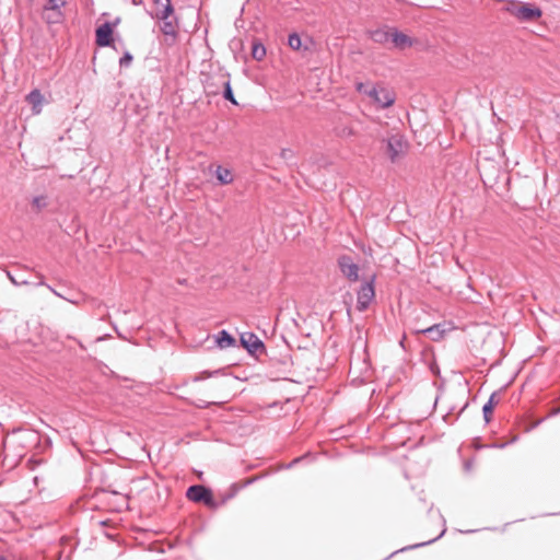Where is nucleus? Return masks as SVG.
<instances>
[{"label":"nucleus","mask_w":560,"mask_h":560,"mask_svg":"<svg viewBox=\"0 0 560 560\" xmlns=\"http://www.w3.org/2000/svg\"><path fill=\"white\" fill-rule=\"evenodd\" d=\"M502 10L520 23H532L542 18V9L534 2L508 0Z\"/></svg>","instance_id":"1"},{"label":"nucleus","mask_w":560,"mask_h":560,"mask_svg":"<svg viewBox=\"0 0 560 560\" xmlns=\"http://www.w3.org/2000/svg\"><path fill=\"white\" fill-rule=\"evenodd\" d=\"M19 443L25 448H34V455L45 454L52 447V441L49 435L36 430H16Z\"/></svg>","instance_id":"2"},{"label":"nucleus","mask_w":560,"mask_h":560,"mask_svg":"<svg viewBox=\"0 0 560 560\" xmlns=\"http://www.w3.org/2000/svg\"><path fill=\"white\" fill-rule=\"evenodd\" d=\"M186 498L194 503H202L210 510H218L213 490L201 483H194L186 489Z\"/></svg>","instance_id":"3"},{"label":"nucleus","mask_w":560,"mask_h":560,"mask_svg":"<svg viewBox=\"0 0 560 560\" xmlns=\"http://www.w3.org/2000/svg\"><path fill=\"white\" fill-rule=\"evenodd\" d=\"M409 149V142L404 135L394 133L384 140V153L392 163L404 158Z\"/></svg>","instance_id":"4"},{"label":"nucleus","mask_w":560,"mask_h":560,"mask_svg":"<svg viewBox=\"0 0 560 560\" xmlns=\"http://www.w3.org/2000/svg\"><path fill=\"white\" fill-rule=\"evenodd\" d=\"M247 354L256 360L267 353L265 342L253 331H244L240 334L238 345Z\"/></svg>","instance_id":"5"},{"label":"nucleus","mask_w":560,"mask_h":560,"mask_svg":"<svg viewBox=\"0 0 560 560\" xmlns=\"http://www.w3.org/2000/svg\"><path fill=\"white\" fill-rule=\"evenodd\" d=\"M120 23V18L114 21H105L95 28V44L98 47H109L116 49V38L114 36L116 26Z\"/></svg>","instance_id":"6"},{"label":"nucleus","mask_w":560,"mask_h":560,"mask_svg":"<svg viewBox=\"0 0 560 560\" xmlns=\"http://www.w3.org/2000/svg\"><path fill=\"white\" fill-rule=\"evenodd\" d=\"M375 281L376 276L372 275L369 279H365L357 290L355 308L359 312H365L370 307L371 303L375 300Z\"/></svg>","instance_id":"7"},{"label":"nucleus","mask_w":560,"mask_h":560,"mask_svg":"<svg viewBox=\"0 0 560 560\" xmlns=\"http://www.w3.org/2000/svg\"><path fill=\"white\" fill-rule=\"evenodd\" d=\"M337 266L339 271L346 277L350 282H357L360 279V268L357 262L353 261V258L350 255L342 254L337 258Z\"/></svg>","instance_id":"8"},{"label":"nucleus","mask_w":560,"mask_h":560,"mask_svg":"<svg viewBox=\"0 0 560 560\" xmlns=\"http://www.w3.org/2000/svg\"><path fill=\"white\" fill-rule=\"evenodd\" d=\"M364 94L384 109L393 106L396 100L395 94L384 88L378 90L376 86H372L369 91H364Z\"/></svg>","instance_id":"9"},{"label":"nucleus","mask_w":560,"mask_h":560,"mask_svg":"<svg viewBox=\"0 0 560 560\" xmlns=\"http://www.w3.org/2000/svg\"><path fill=\"white\" fill-rule=\"evenodd\" d=\"M67 3V0H47L46 3L43 5L44 11H51L52 14L48 16L47 22L48 23H58L63 18V14L61 12V8L65 7Z\"/></svg>","instance_id":"10"},{"label":"nucleus","mask_w":560,"mask_h":560,"mask_svg":"<svg viewBox=\"0 0 560 560\" xmlns=\"http://www.w3.org/2000/svg\"><path fill=\"white\" fill-rule=\"evenodd\" d=\"M390 42L394 48L398 50H404L415 44V39L412 37L399 31L397 27H392Z\"/></svg>","instance_id":"11"},{"label":"nucleus","mask_w":560,"mask_h":560,"mask_svg":"<svg viewBox=\"0 0 560 560\" xmlns=\"http://www.w3.org/2000/svg\"><path fill=\"white\" fill-rule=\"evenodd\" d=\"M213 339L215 347L221 350L237 347L236 338L226 329L219 330L213 335Z\"/></svg>","instance_id":"12"},{"label":"nucleus","mask_w":560,"mask_h":560,"mask_svg":"<svg viewBox=\"0 0 560 560\" xmlns=\"http://www.w3.org/2000/svg\"><path fill=\"white\" fill-rule=\"evenodd\" d=\"M392 36V27L390 26H384L376 30H372L369 32L370 39L375 44H386L387 42H390Z\"/></svg>","instance_id":"13"},{"label":"nucleus","mask_w":560,"mask_h":560,"mask_svg":"<svg viewBox=\"0 0 560 560\" xmlns=\"http://www.w3.org/2000/svg\"><path fill=\"white\" fill-rule=\"evenodd\" d=\"M26 102L32 106L33 114H39L43 109L44 95L40 90L33 89L25 97Z\"/></svg>","instance_id":"14"},{"label":"nucleus","mask_w":560,"mask_h":560,"mask_svg":"<svg viewBox=\"0 0 560 560\" xmlns=\"http://www.w3.org/2000/svg\"><path fill=\"white\" fill-rule=\"evenodd\" d=\"M445 331V324L439 323L433 324L427 328L420 329L417 332L428 336L432 341H439L440 339L443 338Z\"/></svg>","instance_id":"15"},{"label":"nucleus","mask_w":560,"mask_h":560,"mask_svg":"<svg viewBox=\"0 0 560 560\" xmlns=\"http://www.w3.org/2000/svg\"><path fill=\"white\" fill-rule=\"evenodd\" d=\"M312 44L311 39H307L306 43L303 42L302 37L299 33L293 32L288 36V45L291 49L295 51H307L310 50V45Z\"/></svg>","instance_id":"16"},{"label":"nucleus","mask_w":560,"mask_h":560,"mask_svg":"<svg viewBox=\"0 0 560 560\" xmlns=\"http://www.w3.org/2000/svg\"><path fill=\"white\" fill-rule=\"evenodd\" d=\"M497 396L498 393L493 392L486 401V404L482 406V416L486 423H490V421L492 420L494 408L499 402Z\"/></svg>","instance_id":"17"},{"label":"nucleus","mask_w":560,"mask_h":560,"mask_svg":"<svg viewBox=\"0 0 560 560\" xmlns=\"http://www.w3.org/2000/svg\"><path fill=\"white\" fill-rule=\"evenodd\" d=\"M177 26H178V19H177V16H174V18H171L167 20H162L160 30L164 35L172 36V37L176 38L178 35Z\"/></svg>","instance_id":"18"},{"label":"nucleus","mask_w":560,"mask_h":560,"mask_svg":"<svg viewBox=\"0 0 560 560\" xmlns=\"http://www.w3.org/2000/svg\"><path fill=\"white\" fill-rule=\"evenodd\" d=\"M249 483H252V480H250V481H247V482L245 483V486H247V485H249ZM243 487H244V485H243V486H240V485H238V483H236V482L232 483V485L230 486L229 490H228L225 493H223V494H221V495H220V500H217L218 509H219L220 506L224 505V504H225L228 501H230L231 499H233V498L237 494V492H238Z\"/></svg>","instance_id":"19"},{"label":"nucleus","mask_w":560,"mask_h":560,"mask_svg":"<svg viewBox=\"0 0 560 560\" xmlns=\"http://www.w3.org/2000/svg\"><path fill=\"white\" fill-rule=\"evenodd\" d=\"M214 177L219 185H228L233 182L232 172L230 168L218 165L214 172Z\"/></svg>","instance_id":"20"},{"label":"nucleus","mask_w":560,"mask_h":560,"mask_svg":"<svg viewBox=\"0 0 560 560\" xmlns=\"http://www.w3.org/2000/svg\"><path fill=\"white\" fill-rule=\"evenodd\" d=\"M160 5L162 7V9L156 13V18L159 20L162 21L175 16V8L172 3V0L164 1Z\"/></svg>","instance_id":"21"},{"label":"nucleus","mask_w":560,"mask_h":560,"mask_svg":"<svg viewBox=\"0 0 560 560\" xmlns=\"http://www.w3.org/2000/svg\"><path fill=\"white\" fill-rule=\"evenodd\" d=\"M279 156L288 166H298V158L294 150L283 148L281 149Z\"/></svg>","instance_id":"22"},{"label":"nucleus","mask_w":560,"mask_h":560,"mask_svg":"<svg viewBox=\"0 0 560 560\" xmlns=\"http://www.w3.org/2000/svg\"><path fill=\"white\" fill-rule=\"evenodd\" d=\"M250 55L253 59L261 61L266 56L265 45L260 40L254 39L252 43Z\"/></svg>","instance_id":"23"},{"label":"nucleus","mask_w":560,"mask_h":560,"mask_svg":"<svg viewBox=\"0 0 560 560\" xmlns=\"http://www.w3.org/2000/svg\"><path fill=\"white\" fill-rule=\"evenodd\" d=\"M222 97L233 105H238L230 82V79L223 82Z\"/></svg>","instance_id":"24"},{"label":"nucleus","mask_w":560,"mask_h":560,"mask_svg":"<svg viewBox=\"0 0 560 560\" xmlns=\"http://www.w3.org/2000/svg\"><path fill=\"white\" fill-rule=\"evenodd\" d=\"M306 459H313V455L311 453H305L301 456H298L293 458L291 462L281 465L280 469H291Z\"/></svg>","instance_id":"25"},{"label":"nucleus","mask_w":560,"mask_h":560,"mask_svg":"<svg viewBox=\"0 0 560 560\" xmlns=\"http://www.w3.org/2000/svg\"><path fill=\"white\" fill-rule=\"evenodd\" d=\"M133 61V56L129 50H125L122 56L119 58L120 68H129Z\"/></svg>","instance_id":"26"},{"label":"nucleus","mask_w":560,"mask_h":560,"mask_svg":"<svg viewBox=\"0 0 560 560\" xmlns=\"http://www.w3.org/2000/svg\"><path fill=\"white\" fill-rule=\"evenodd\" d=\"M221 370H215V371H208V370H205L200 373H197L192 376V382H201V381H205L215 374H219Z\"/></svg>","instance_id":"27"},{"label":"nucleus","mask_w":560,"mask_h":560,"mask_svg":"<svg viewBox=\"0 0 560 560\" xmlns=\"http://www.w3.org/2000/svg\"><path fill=\"white\" fill-rule=\"evenodd\" d=\"M560 413V407L559 408H555L552 409L546 418H541L539 420H537L536 422H534L532 425H529L528 428L525 429L526 432H529L530 430L537 428L538 425H540L547 418H550V417H555L557 415Z\"/></svg>","instance_id":"28"},{"label":"nucleus","mask_w":560,"mask_h":560,"mask_svg":"<svg viewBox=\"0 0 560 560\" xmlns=\"http://www.w3.org/2000/svg\"><path fill=\"white\" fill-rule=\"evenodd\" d=\"M32 206L35 207L37 210H42L47 206L46 197L45 196H35L32 199Z\"/></svg>","instance_id":"29"},{"label":"nucleus","mask_w":560,"mask_h":560,"mask_svg":"<svg viewBox=\"0 0 560 560\" xmlns=\"http://www.w3.org/2000/svg\"><path fill=\"white\" fill-rule=\"evenodd\" d=\"M517 440H518V435H513V438L508 442H504V443L495 442V443L487 445L486 447L502 450V448L506 447L508 445L515 443Z\"/></svg>","instance_id":"30"},{"label":"nucleus","mask_w":560,"mask_h":560,"mask_svg":"<svg viewBox=\"0 0 560 560\" xmlns=\"http://www.w3.org/2000/svg\"><path fill=\"white\" fill-rule=\"evenodd\" d=\"M189 404L196 408H199V409H206V408H209L212 402L210 401H206L203 399H198L196 401H189Z\"/></svg>","instance_id":"31"},{"label":"nucleus","mask_w":560,"mask_h":560,"mask_svg":"<svg viewBox=\"0 0 560 560\" xmlns=\"http://www.w3.org/2000/svg\"><path fill=\"white\" fill-rule=\"evenodd\" d=\"M429 370L434 376H441V370L438 362L434 360L429 364Z\"/></svg>","instance_id":"32"},{"label":"nucleus","mask_w":560,"mask_h":560,"mask_svg":"<svg viewBox=\"0 0 560 560\" xmlns=\"http://www.w3.org/2000/svg\"><path fill=\"white\" fill-rule=\"evenodd\" d=\"M205 89L209 92V93H212V94H217L218 93V85L210 82L209 79L206 80L205 82Z\"/></svg>","instance_id":"33"},{"label":"nucleus","mask_w":560,"mask_h":560,"mask_svg":"<svg viewBox=\"0 0 560 560\" xmlns=\"http://www.w3.org/2000/svg\"><path fill=\"white\" fill-rule=\"evenodd\" d=\"M474 462L472 459H467L464 462V470L469 472L472 469Z\"/></svg>","instance_id":"34"},{"label":"nucleus","mask_w":560,"mask_h":560,"mask_svg":"<svg viewBox=\"0 0 560 560\" xmlns=\"http://www.w3.org/2000/svg\"><path fill=\"white\" fill-rule=\"evenodd\" d=\"M8 277L10 278V280L15 284V285H19V284H26L27 281L26 280H22V281H18L16 278H14L10 272H8Z\"/></svg>","instance_id":"35"},{"label":"nucleus","mask_w":560,"mask_h":560,"mask_svg":"<svg viewBox=\"0 0 560 560\" xmlns=\"http://www.w3.org/2000/svg\"><path fill=\"white\" fill-rule=\"evenodd\" d=\"M468 405H469V401L467 400V401L463 405V407L459 409V411L457 412V415H456V417H455V420H457V419L460 417V415H462V413L464 412V410L468 407Z\"/></svg>","instance_id":"36"},{"label":"nucleus","mask_w":560,"mask_h":560,"mask_svg":"<svg viewBox=\"0 0 560 560\" xmlns=\"http://www.w3.org/2000/svg\"><path fill=\"white\" fill-rule=\"evenodd\" d=\"M357 91H359V92H361V93H364V91H369V90H368V89H365L364 83L359 82V83H357Z\"/></svg>","instance_id":"37"},{"label":"nucleus","mask_w":560,"mask_h":560,"mask_svg":"<svg viewBox=\"0 0 560 560\" xmlns=\"http://www.w3.org/2000/svg\"><path fill=\"white\" fill-rule=\"evenodd\" d=\"M114 329L120 339L126 340V337L118 330L117 326H114Z\"/></svg>","instance_id":"38"},{"label":"nucleus","mask_w":560,"mask_h":560,"mask_svg":"<svg viewBox=\"0 0 560 560\" xmlns=\"http://www.w3.org/2000/svg\"><path fill=\"white\" fill-rule=\"evenodd\" d=\"M105 491L108 492V493L115 494V495L120 494V492H118V491H116L114 489H110L109 487Z\"/></svg>","instance_id":"39"},{"label":"nucleus","mask_w":560,"mask_h":560,"mask_svg":"<svg viewBox=\"0 0 560 560\" xmlns=\"http://www.w3.org/2000/svg\"><path fill=\"white\" fill-rule=\"evenodd\" d=\"M454 412V407L450 409V411L444 416V421H447V418Z\"/></svg>","instance_id":"40"},{"label":"nucleus","mask_w":560,"mask_h":560,"mask_svg":"<svg viewBox=\"0 0 560 560\" xmlns=\"http://www.w3.org/2000/svg\"><path fill=\"white\" fill-rule=\"evenodd\" d=\"M462 534H472L478 532L477 529H467V530H459Z\"/></svg>","instance_id":"41"},{"label":"nucleus","mask_w":560,"mask_h":560,"mask_svg":"<svg viewBox=\"0 0 560 560\" xmlns=\"http://www.w3.org/2000/svg\"><path fill=\"white\" fill-rule=\"evenodd\" d=\"M132 3H133L135 5H139V4H141V3H142V0H132Z\"/></svg>","instance_id":"42"},{"label":"nucleus","mask_w":560,"mask_h":560,"mask_svg":"<svg viewBox=\"0 0 560 560\" xmlns=\"http://www.w3.org/2000/svg\"><path fill=\"white\" fill-rule=\"evenodd\" d=\"M118 44H119L120 46H124V42H122L119 37H118Z\"/></svg>","instance_id":"43"},{"label":"nucleus","mask_w":560,"mask_h":560,"mask_svg":"<svg viewBox=\"0 0 560 560\" xmlns=\"http://www.w3.org/2000/svg\"><path fill=\"white\" fill-rule=\"evenodd\" d=\"M107 337H108V335H106V336H104V337H98V338H97V340L100 341V340H103V339H105V338H107Z\"/></svg>","instance_id":"44"},{"label":"nucleus","mask_w":560,"mask_h":560,"mask_svg":"<svg viewBox=\"0 0 560 560\" xmlns=\"http://www.w3.org/2000/svg\"><path fill=\"white\" fill-rule=\"evenodd\" d=\"M79 346H80L81 349H85V347L83 346L82 342H79Z\"/></svg>","instance_id":"45"},{"label":"nucleus","mask_w":560,"mask_h":560,"mask_svg":"<svg viewBox=\"0 0 560 560\" xmlns=\"http://www.w3.org/2000/svg\"><path fill=\"white\" fill-rule=\"evenodd\" d=\"M559 514H560V512H558V513H549L548 515H559Z\"/></svg>","instance_id":"46"},{"label":"nucleus","mask_w":560,"mask_h":560,"mask_svg":"<svg viewBox=\"0 0 560 560\" xmlns=\"http://www.w3.org/2000/svg\"><path fill=\"white\" fill-rule=\"evenodd\" d=\"M0 560H7L4 557L0 556Z\"/></svg>","instance_id":"47"},{"label":"nucleus","mask_w":560,"mask_h":560,"mask_svg":"<svg viewBox=\"0 0 560 560\" xmlns=\"http://www.w3.org/2000/svg\"><path fill=\"white\" fill-rule=\"evenodd\" d=\"M66 560H71V557H70V556H68Z\"/></svg>","instance_id":"48"}]
</instances>
